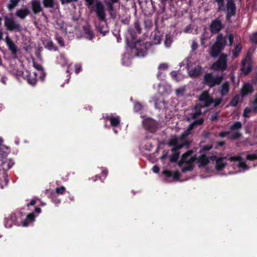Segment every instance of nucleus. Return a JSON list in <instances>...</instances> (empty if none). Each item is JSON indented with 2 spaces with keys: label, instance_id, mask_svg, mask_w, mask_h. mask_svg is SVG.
I'll use <instances>...</instances> for the list:
<instances>
[{
  "label": "nucleus",
  "instance_id": "obj_2",
  "mask_svg": "<svg viewBox=\"0 0 257 257\" xmlns=\"http://www.w3.org/2000/svg\"><path fill=\"white\" fill-rule=\"evenodd\" d=\"M152 46L151 42H144L143 40H138L134 44L130 45L132 52L134 53L138 57H144L147 54V51Z\"/></svg>",
  "mask_w": 257,
  "mask_h": 257
},
{
  "label": "nucleus",
  "instance_id": "obj_25",
  "mask_svg": "<svg viewBox=\"0 0 257 257\" xmlns=\"http://www.w3.org/2000/svg\"><path fill=\"white\" fill-rule=\"evenodd\" d=\"M35 215L34 213H31L27 215L26 219L23 221V225L24 226H27L29 224V222H32L35 220Z\"/></svg>",
  "mask_w": 257,
  "mask_h": 257
},
{
  "label": "nucleus",
  "instance_id": "obj_47",
  "mask_svg": "<svg viewBox=\"0 0 257 257\" xmlns=\"http://www.w3.org/2000/svg\"><path fill=\"white\" fill-rule=\"evenodd\" d=\"M229 41V46H231L233 43L234 35L233 34H229L226 36Z\"/></svg>",
  "mask_w": 257,
  "mask_h": 257
},
{
  "label": "nucleus",
  "instance_id": "obj_45",
  "mask_svg": "<svg viewBox=\"0 0 257 257\" xmlns=\"http://www.w3.org/2000/svg\"><path fill=\"white\" fill-rule=\"evenodd\" d=\"M190 164L186 167H183L182 168L181 171L182 172L184 173L187 171H191L193 170V167L192 165L189 162Z\"/></svg>",
  "mask_w": 257,
  "mask_h": 257
},
{
  "label": "nucleus",
  "instance_id": "obj_16",
  "mask_svg": "<svg viewBox=\"0 0 257 257\" xmlns=\"http://www.w3.org/2000/svg\"><path fill=\"white\" fill-rule=\"evenodd\" d=\"M163 174L167 177H172L174 180H178L180 178V174L178 172L171 171L165 170L163 171Z\"/></svg>",
  "mask_w": 257,
  "mask_h": 257
},
{
  "label": "nucleus",
  "instance_id": "obj_29",
  "mask_svg": "<svg viewBox=\"0 0 257 257\" xmlns=\"http://www.w3.org/2000/svg\"><path fill=\"white\" fill-rule=\"evenodd\" d=\"M193 129L190 128V125L187 127V129L185 130L180 135V138L181 139H185L187 137L192 134V131Z\"/></svg>",
  "mask_w": 257,
  "mask_h": 257
},
{
  "label": "nucleus",
  "instance_id": "obj_21",
  "mask_svg": "<svg viewBox=\"0 0 257 257\" xmlns=\"http://www.w3.org/2000/svg\"><path fill=\"white\" fill-rule=\"evenodd\" d=\"M229 91V83L228 81H225L221 86L220 93L222 96H224L228 94Z\"/></svg>",
  "mask_w": 257,
  "mask_h": 257
},
{
  "label": "nucleus",
  "instance_id": "obj_55",
  "mask_svg": "<svg viewBox=\"0 0 257 257\" xmlns=\"http://www.w3.org/2000/svg\"><path fill=\"white\" fill-rule=\"evenodd\" d=\"M34 66L35 68L36 69H37L38 70L40 71V72L44 70L43 66L40 64H34Z\"/></svg>",
  "mask_w": 257,
  "mask_h": 257
},
{
  "label": "nucleus",
  "instance_id": "obj_51",
  "mask_svg": "<svg viewBox=\"0 0 257 257\" xmlns=\"http://www.w3.org/2000/svg\"><path fill=\"white\" fill-rule=\"evenodd\" d=\"M60 61H62V65H65L67 63V59L65 58L64 55H61L60 57Z\"/></svg>",
  "mask_w": 257,
  "mask_h": 257
},
{
  "label": "nucleus",
  "instance_id": "obj_15",
  "mask_svg": "<svg viewBox=\"0 0 257 257\" xmlns=\"http://www.w3.org/2000/svg\"><path fill=\"white\" fill-rule=\"evenodd\" d=\"M168 145L170 146H173V148L171 149V151H175L176 150H180L183 147V144H178V139L176 137L170 139Z\"/></svg>",
  "mask_w": 257,
  "mask_h": 257
},
{
  "label": "nucleus",
  "instance_id": "obj_10",
  "mask_svg": "<svg viewBox=\"0 0 257 257\" xmlns=\"http://www.w3.org/2000/svg\"><path fill=\"white\" fill-rule=\"evenodd\" d=\"M254 91V88L250 83H244L241 89L240 94L242 97H244L249 94H251Z\"/></svg>",
  "mask_w": 257,
  "mask_h": 257
},
{
  "label": "nucleus",
  "instance_id": "obj_24",
  "mask_svg": "<svg viewBox=\"0 0 257 257\" xmlns=\"http://www.w3.org/2000/svg\"><path fill=\"white\" fill-rule=\"evenodd\" d=\"M246 64V60L243 59L241 61V70L243 72L244 74H248L252 70V68L250 65L248 64L247 65V68H245V66Z\"/></svg>",
  "mask_w": 257,
  "mask_h": 257
},
{
  "label": "nucleus",
  "instance_id": "obj_19",
  "mask_svg": "<svg viewBox=\"0 0 257 257\" xmlns=\"http://www.w3.org/2000/svg\"><path fill=\"white\" fill-rule=\"evenodd\" d=\"M225 159V157H219L218 158L215 165V169L216 170L221 171L225 168L226 163L224 162V160Z\"/></svg>",
  "mask_w": 257,
  "mask_h": 257
},
{
  "label": "nucleus",
  "instance_id": "obj_18",
  "mask_svg": "<svg viewBox=\"0 0 257 257\" xmlns=\"http://www.w3.org/2000/svg\"><path fill=\"white\" fill-rule=\"evenodd\" d=\"M32 9L33 12L35 14H38L42 11V8L40 2L38 1H32L31 2Z\"/></svg>",
  "mask_w": 257,
  "mask_h": 257
},
{
  "label": "nucleus",
  "instance_id": "obj_49",
  "mask_svg": "<svg viewBox=\"0 0 257 257\" xmlns=\"http://www.w3.org/2000/svg\"><path fill=\"white\" fill-rule=\"evenodd\" d=\"M222 98H217V99L214 100V101L213 102V103H214L213 107H217L218 105H219L222 102Z\"/></svg>",
  "mask_w": 257,
  "mask_h": 257
},
{
  "label": "nucleus",
  "instance_id": "obj_32",
  "mask_svg": "<svg viewBox=\"0 0 257 257\" xmlns=\"http://www.w3.org/2000/svg\"><path fill=\"white\" fill-rule=\"evenodd\" d=\"M204 119L202 118L197 119L189 124L190 128L191 129H194L196 125H200L202 124L204 122Z\"/></svg>",
  "mask_w": 257,
  "mask_h": 257
},
{
  "label": "nucleus",
  "instance_id": "obj_48",
  "mask_svg": "<svg viewBox=\"0 0 257 257\" xmlns=\"http://www.w3.org/2000/svg\"><path fill=\"white\" fill-rule=\"evenodd\" d=\"M251 109L249 107H245L243 110V116L244 117H249L248 114L251 112Z\"/></svg>",
  "mask_w": 257,
  "mask_h": 257
},
{
  "label": "nucleus",
  "instance_id": "obj_6",
  "mask_svg": "<svg viewBox=\"0 0 257 257\" xmlns=\"http://www.w3.org/2000/svg\"><path fill=\"white\" fill-rule=\"evenodd\" d=\"M224 25L219 18L213 20L209 26V29L211 34H219L224 28Z\"/></svg>",
  "mask_w": 257,
  "mask_h": 257
},
{
  "label": "nucleus",
  "instance_id": "obj_33",
  "mask_svg": "<svg viewBox=\"0 0 257 257\" xmlns=\"http://www.w3.org/2000/svg\"><path fill=\"white\" fill-rule=\"evenodd\" d=\"M43 4L45 8H52L54 7V0H43Z\"/></svg>",
  "mask_w": 257,
  "mask_h": 257
},
{
  "label": "nucleus",
  "instance_id": "obj_30",
  "mask_svg": "<svg viewBox=\"0 0 257 257\" xmlns=\"http://www.w3.org/2000/svg\"><path fill=\"white\" fill-rule=\"evenodd\" d=\"M110 124L112 126H117L120 123V119L118 117L111 116L109 118Z\"/></svg>",
  "mask_w": 257,
  "mask_h": 257
},
{
  "label": "nucleus",
  "instance_id": "obj_40",
  "mask_svg": "<svg viewBox=\"0 0 257 257\" xmlns=\"http://www.w3.org/2000/svg\"><path fill=\"white\" fill-rule=\"evenodd\" d=\"M194 108L196 109L195 112L191 114L193 119L197 118L199 115H201L202 112L200 109L197 110V106L196 105Z\"/></svg>",
  "mask_w": 257,
  "mask_h": 257
},
{
  "label": "nucleus",
  "instance_id": "obj_60",
  "mask_svg": "<svg viewBox=\"0 0 257 257\" xmlns=\"http://www.w3.org/2000/svg\"><path fill=\"white\" fill-rule=\"evenodd\" d=\"M159 68L161 69L165 70L168 68V65L166 63H162L159 65Z\"/></svg>",
  "mask_w": 257,
  "mask_h": 257
},
{
  "label": "nucleus",
  "instance_id": "obj_64",
  "mask_svg": "<svg viewBox=\"0 0 257 257\" xmlns=\"http://www.w3.org/2000/svg\"><path fill=\"white\" fill-rule=\"evenodd\" d=\"M62 4H68L73 2V0H61Z\"/></svg>",
  "mask_w": 257,
  "mask_h": 257
},
{
  "label": "nucleus",
  "instance_id": "obj_14",
  "mask_svg": "<svg viewBox=\"0 0 257 257\" xmlns=\"http://www.w3.org/2000/svg\"><path fill=\"white\" fill-rule=\"evenodd\" d=\"M27 73L28 74L26 75V79L28 83L32 86H34L37 81V73L36 72L31 73L28 71H27Z\"/></svg>",
  "mask_w": 257,
  "mask_h": 257
},
{
  "label": "nucleus",
  "instance_id": "obj_11",
  "mask_svg": "<svg viewBox=\"0 0 257 257\" xmlns=\"http://www.w3.org/2000/svg\"><path fill=\"white\" fill-rule=\"evenodd\" d=\"M196 160L197 163H198L199 167H205L210 162L209 158L205 154H203L196 158Z\"/></svg>",
  "mask_w": 257,
  "mask_h": 257
},
{
  "label": "nucleus",
  "instance_id": "obj_1",
  "mask_svg": "<svg viewBox=\"0 0 257 257\" xmlns=\"http://www.w3.org/2000/svg\"><path fill=\"white\" fill-rule=\"evenodd\" d=\"M217 4V11L226 12V19L229 20L236 15L237 7L234 0H212Z\"/></svg>",
  "mask_w": 257,
  "mask_h": 257
},
{
  "label": "nucleus",
  "instance_id": "obj_59",
  "mask_svg": "<svg viewBox=\"0 0 257 257\" xmlns=\"http://www.w3.org/2000/svg\"><path fill=\"white\" fill-rule=\"evenodd\" d=\"M152 170L154 173H158L160 171V168L157 165H155L153 167Z\"/></svg>",
  "mask_w": 257,
  "mask_h": 257
},
{
  "label": "nucleus",
  "instance_id": "obj_7",
  "mask_svg": "<svg viewBox=\"0 0 257 257\" xmlns=\"http://www.w3.org/2000/svg\"><path fill=\"white\" fill-rule=\"evenodd\" d=\"M144 128L151 133H155L157 129V123L154 119L148 117L143 121Z\"/></svg>",
  "mask_w": 257,
  "mask_h": 257
},
{
  "label": "nucleus",
  "instance_id": "obj_37",
  "mask_svg": "<svg viewBox=\"0 0 257 257\" xmlns=\"http://www.w3.org/2000/svg\"><path fill=\"white\" fill-rule=\"evenodd\" d=\"M173 42V39L170 36L167 35L166 36L165 40L164 41V44L166 47L169 48Z\"/></svg>",
  "mask_w": 257,
  "mask_h": 257
},
{
  "label": "nucleus",
  "instance_id": "obj_62",
  "mask_svg": "<svg viewBox=\"0 0 257 257\" xmlns=\"http://www.w3.org/2000/svg\"><path fill=\"white\" fill-rule=\"evenodd\" d=\"M209 158V160H211L212 161H215L216 162V160L218 159V158L215 155H212V156H210Z\"/></svg>",
  "mask_w": 257,
  "mask_h": 257
},
{
  "label": "nucleus",
  "instance_id": "obj_20",
  "mask_svg": "<svg viewBox=\"0 0 257 257\" xmlns=\"http://www.w3.org/2000/svg\"><path fill=\"white\" fill-rule=\"evenodd\" d=\"M30 13V12L28 9H21L17 11L16 15L21 19H24Z\"/></svg>",
  "mask_w": 257,
  "mask_h": 257
},
{
  "label": "nucleus",
  "instance_id": "obj_23",
  "mask_svg": "<svg viewBox=\"0 0 257 257\" xmlns=\"http://www.w3.org/2000/svg\"><path fill=\"white\" fill-rule=\"evenodd\" d=\"M84 32L87 35V38L89 40H92L94 38V34L90 28V26H84L83 27Z\"/></svg>",
  "mask_w": 257,
  "mask_h": 257
},
{
  "label": "nucleus",
  "instance_id": "obj_26",
  "mask_svg": "<svg viewBox=\"0 0 257 257\" xmlns=\"http://www.w3.org/2000/svg\"><path fill=\"white\" fill-rule=\"evenodd\" d=\"M202 72V68L201 67H195L191 71H190L189 74L192 77H197L199 76Z\"/></svg>",
  "mask_w": 257,
  "mask_h": 257
},
{
  "label": "nucleus",
  "instance_id": "obj_56",
  "mask_svg": "<svg viewBox=\"0 0 257 257\" xmlns=\"http://www.w3.org/2000/svg\"><path fill=\"white\" fill-rule=\"evenodd\" d=\"M82 70V68L80 66L75 65V72L76 74L79 73Z\"/></svg>",
  "mask_w": 257,
  "mask_h": 257
},
{
  "label": "nucleus",
  "instance_id": "obj_57",
  "mask_svg": "<svg viewBox=\"0 0 257 257\" xmlns=\"http://www.w3.org/2000/svg\"><path fill=\"white\" fill-rule=\"evenodd\" d=\"M229 134V132H221L219 133V136L221 138H224L226 137L227 135H228Z\"/></svg>",
  "mask_w": 257,
  "mask_h": 257
},
{
  "label": "nucleus",
  "instance_id": "obj_28",
  "mask_svg": "<svg viewBox=\"0 0 257 257\" xmlns=\"http://www.w3.org/2000/svg\"><path fill=\"white\" fill-rule=\"evenodd\" d=\"M179 150H176L175 151H172L173 154L171 155L170 158V161L171 162H176L179 158L180 153Z\"/></svg>",
  "mask_w": 257,
  "mask_h": 257
},
{
  "label": "nucleus",
  "instance_id": "obj_22",
  "mask_svg": "<svg viewBox=\"0 0 257 257\" xmlns=\"http://www.w3.org/2000/svg\"><path fill=\"white\" fill-rule=\"evenodd\" d=\"M162 35L160 32H155L152 37V43L155 45L160 44L162 39Z\"/></svg>",
  "mask_w": 257,
  "mask_h": 257
},
{
  "label": "nucleus",
  "instance_id": "obj_27",
  "mask_svg": "<svg viewBox=\"0 0 257 257\" xmlns=\"http://www.w3.org/2000/svg\"><path fill=\"white\" fill-rule=\"evenodd\" d=\"M191 153V152H188L186 153H184L182 155L181 160L179 161L178 164L179 167H181L184 163H189V162L187 160V157H189Z\"/></svg>",
  "mask_w": 257,
  "mask_h": 257
},
{
  "label": "nucleus",
  "instance_id": "obj_8",
  "mask_svg": "<svg viewBox=\"0 0 257 257\" xmlns=\"http://www.w3.org/2000/svg\"><path fill=\"white\" fill-rule=\"evenodd\" d=\"M95 12L97 16L100 21L105 20V14L104 11V7L102 3L100 1H97L95 4Z\"/></svg>",
  "mask_w": 257,
  "mask_h": 257
},
{
  "label": "nucleus",
  "instance_id": "obj_41",
  "mask_svg": "<svg viewBox=\"0 0 257 257\" xmlns=\"http://www.w3.org/2000/svg\"><path fill=\"white\" fill-rule=\"evenodd\" d=\"M134 26L135 28V29L137 31L138 33L140 34L142 33V29L140 26V24L139 23V21L138 20H137L134 23Z\"/></svg>",
  "mask_w": 257,
  "mask_h": 257
},
{
  "label": "nucleus",
  "instance_id": "obj_52",
  "mask_svg": "<svg viewBox=\"0 0 257 257\" xmlns=\"http://www.w3.org/2000/svg\"><path fill=\"white\" fill-rule=\"evenodd\" d=\"M57 40L58 41V43L61 46H62V47L64 46V45H65L64 42L62 37H57Z\"/></svg>",
  "mask_w": 257,
  "mask_h": 257
},
{
  "label": "nucleus",
  "instance_id": "obj_17",
  "mask_svg": "<svg viewBox=\"0 0 257 257\" xmlns=\"http://www.w3.org/2000/svg\"><path fill=\"white\" fill-rule=\"evenodd\" d=\"M226 37H223L222 33H219L216 38V41L214 43L224 48L226 45Z\"/></svg>",
  "mask_w": 257,
  "mask_h": 257
},
{
  "label": "nucleus",
  "instance_id": "obj_39",
  "mask_svg": "<svg viewBox=\"0 0 257 257\" xmlns=\"http://www.w3.org/2000/svg\"><path fill=\"white\" fill-rule=\"evenodd\" d=\"M237 166L238 168L242 169L244 170H246L249 169V167L246 165L245 162L243 161V160L238 163Z\"/></svg>",
  "mask_w": 257,
  "mask_h": 257
},
{
  "label": "nucleus",
  "instance_id": "obj_50",
  "mask_svg": "<svg viewBox=\"0 0 257 257\" xmlns=\"http://www.w3.org/2000/svg\"><path fill=\"white\" fill-rule=\"evenodd\" d=\"M240 137V134L238 132H236V133H233L231 135V136L230 137V139L231 140H236V139H238Z\"/></svg>",
  "mask_w": 257,
  "mask_h": 257
},
{
  "label": "nucleus",
  "instance_id": "obj_54",
  "mask_svg": "<svg viewBox=\"0 0 257 257\" xmlns=\"http://www.w3.org/2000/svg\"><path fill=\"white\" fill-rule=\"evenodd\" d=\"M46 76V73L44 70L40 72L39 78L41 81H43Z\"/></svg>",
  "mask_w": 257,
  "mask_h": 257
},
{
  "label": "nucleus",
  "instance_id": "obj_46",
  "mask_svg": "<svg viewBox=\"0 0 257 257\" xmlns=\"http://www.w3.org/2000/svg\"><path fill=\"white\" fill-rule=\"evenodd\" d=\"M242 158L239 156H234L229 158V160L230 161L238 162V163L242 161Z\"/></svg>",
  "mask_w": 257,
  "mask_h": 257
},
{
  "label": "nucleus",
  "instance_id": "obj_3",
  "mask_svg": "<svg viewBox=\"0 0 257 257\" xmlns=\"http://www.w3.org/2000/svg\"><path fill=\"white\" fill-rule=\"evenodd\" d=\"M222 80L223 77L222 76H214L212 73H207L204 76L203 82L210 88H212L216 85H219Z\"/></svg>",
  "mask_w": 257,
  "mask_h": 257
},
{
  "label": "nucleus",
  "instance_id": "obj_13",
  "mask_svg": "<svg viewBox=\"0 0 257 257\" xmlns=\"http://www.w3.org/2000/svg\"><path fill=\"white\" fill-rule=\"evenodd\" d=\"M6 42L9 49L11 51L12 53L14 55H16L18 53V50L17 46L12 39L7 36L6 38Z\"/></svg>",
  "mask_w": 257,
  "mask_h": 257
},
{
  "label": "nucleus",
  "instance_id": "obj_63",
  "mask_svg": "<svg viewBox=\"0 0 257 257\" xmlns=\"http://www.w3.org/2000/svg\"><path fill=\"white\" fill-rule=\"evenodd\" d=\"M171 75L173 79H176V78L177 76V73L176 71H172L171 73Z\"/></svg>",
  "mask_w": 257,
  "mask_h": 257
},
{
  "label": "nucleus",
  "instance_id": "obj_34",
  "mask_svg": "<svg viewBox=\"0 0 257 257\" xmlns=\"http://www.w3.org/2000/svg\"><path fill=\"white\" fill-rule=\"evenodd\" d=\"M241 127L242 124L240 121H235L230 126V129L233 131L238 130Z\"/></svg>",
  "mask_w": 257,
  "mask_h": 257
},
{
  "label": "nucleus",
  "instance_id": "obj_38",
  "mask_svg": "<svg viewBox=\"0 0 257 257\" xmlns=\"http://www.w3.org/2000/svg\"><path fill=\"white\" fill-rule=\"evenodd\" d=\"M134 109L136 112H139L143 109V105L140 102H136L134 104Z\"/></svg>",
  "mask_w": 257,
  "mask_h": 257
},
{
  "label": "nucleus",
  "instance_id": "obj_31",
  "mask_svg": "<svg viewBox=\"0 0 257 257\" xmlns=\"http://www.w3.org/2000/svg\"><path fill=\"white\" fill-rule=\"evenodd\" d=\"M20 1V0H10L8 4L9 10L12 11L18 5Z\"/></svg>",
  "mask_w": 257,
  "mask_h": 257
},
{
  "label": "nucleus",
  "instance_id": "obj_58",
  "mask_svg": "<svg viewBox=\"0 0 257 257\" xmlns=\"http://www.w3.org/2000/svg\"><path fill=\"white\" fill-rule=\"evenodd\" d=\"M47 46L49 50H52L54 47V44L52 41L48 42L47 44Z\"/></svg>",
  "mask_w": 257,
  "mask_h": 257
},
{
  "label": "nucleus",
  "instance_id": "obj_4",
  "mask_svg": "<svg viewBox=\"0 0 257 257\" xmlns=\"http://www.w3.org/2000/svg\"><path fill=\"white\" fill-rule=\"evenodd\" d=\"M4 20L5 26L7 30L10 31H14L18 32H20L22 31V27L19 23L15 22L13 18L5 16Z\"/></svg>",
  "mask_w": 257,
  "mask_h": 257
},
{
  "label": "nucleus",
  "instance_id": "obj_35",
  "mask_svg": "<svg viewBox=\"0 0 257 257\" xmlns=\"http://www.w3.org/2000/svg\"><path fill=\"white\" fill-rule=\"evenodd\" d=\"M239 96L238 94H236L230 101L229 105L231 106H236L239 102Z\"/></svg>",
  "mask_w": 257,
  "mask_h": 257
},
{
  "label": "nucleus",
  "instance_id": "obj_44",
  "mask_svg": "<svg viewBox=\"0 0 257 257\" xmlns=\"http://www.w3.org/2000/svg\"><path fill=\"white\" fill-rule=\"evenodd\" d=\"M65 190V187L62 186L61 187H57L56 188V193H57L58 194L62 195L64 193Z\"/></svg>",
  "mask_w": 257,
  "mask_h": 257
},
{
  "label": "nucleus",
  "instance_id": "obj_42",
  "mask_svg": "<svg viewBox=\"0 0 257 257\" xmlns=\"http://www.w3.org/2000/svg\"><path fill=\"white\" fill-rule=\"evenodd\" d=\"M212 148H213L212 145H207L203 146L200 149V153H201L202 152H205L207 151H209V150H211Z\"/></svg>",
  "mask_w": 257,
  "mask_h": 257
},
{
  "label": "nucleus",
  "instance_id": "obj_61",
  "mask_svg": "<svg viewBox=\"0 0 257 257\" xmlns=\"http://www.w3.org/2000/svg\"><path fill=\"white\" fill-rule=\"evenodd\" d=\"M113 4L112 2L111 3H108V5H107V8H108V10L109 11H113Z\"/></svg>",
  "mask_w": 257,
  "mask_h": 257
},
{
  "label": "nucleus",
  "instance_id": "obj_43",
  "mask_svg": "<svg viewBox=\"0 0 257 257\" xmlns=\"http://www.w3.org/2000/svg\"><path fill=\"white\" fill-rule=\"evenodd\" d=\"M246 159L249 161H254L257 160V154H252L247 155L246 156Z\"/></svg>",
  "mask_w": 257,
  "mask_h": 257
},
{
  "label": "nucleus",
  "instance_id": "obj_5",
  "mask_svg": "<svg viewBox=\"0 0 257 257\" xmlns=\"http://www.w3.org/2000/svg\"><path fill=\"white\" fill-rule=\"evenodd\" d=\"M227 67V56L222 54L219 57L218 60L212 64L211 68L214 70L223 71L226 69Z\"/></svg>",
  "mask_w": 257,
  "mask_h": 257
},
{
  "label": "nucleus",
  "instance_id": "obj_12",
  "mask_svg": "<svg viewBox=\"0 0 257 257\" xmlns=\"http://www.w3.org/2000/svg\"><path fill=\"white\" fill-rule=\"evenodd\" d=\"M224 49L223 47L214 43L210 48V55L211 57H217L219 53Z\"/></svg>",
  "mask_w": 257,
  "mask_h": 257
},
{
  "label": "nucleus",
  "instance_id": "obj_53",
  "mask_svg": "<svg viewBox=\"0 0 257 257\" xmlns=\"http://www.w3.org/2000/svg\"><path fill=\"white\" fill-rule=\"evenodd\" d=\"M251 40L252 42L256 44L257 43V32L252 35Z\"/></svg>",
  "mask_w": 257,
  "mask_h": 257
},
{
  "label": "nucleus",
  "instance_id": "obj_36",
  "mask_svg": "<svg viewBox=\"0 0 257 257\" xmlns=\"http://www.w3.org/2000/svg\"><path fill=\"white\" fill-rule=\"evenodd\" d=\"M242 49V47L241 46L240 44H238L235 47L234 50H233V55L235 57H237L239 53L241 52Z\"/></svg>",
  "mask_w": 257,
  "mask_h": 257
},
{
  "label": "nucleus",
  "instance_id": "obj_9",
  "mask_svg": "<svg viewBox=\"0 0 257 257\" xmlns=\"http://www.w3.org/2000/svg\"><path fill=\"white\" fill-rule=\"evenodd\" d=\"M199 100L204 103V107H208L214 101V99L210 96L207 91H204L199 96Z\"/></svg>",
  "mask_w": 257,
  "mask_h": 257
}]
</instances>
